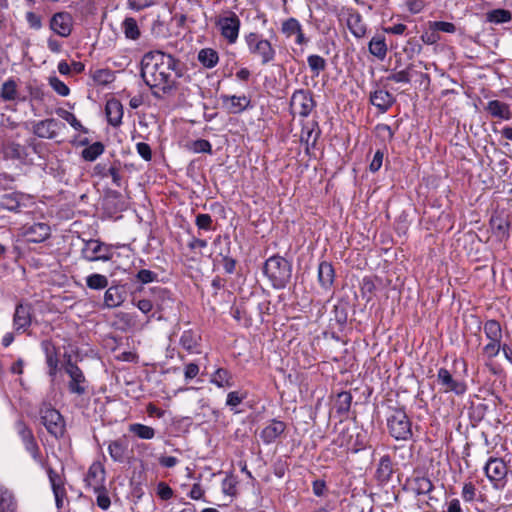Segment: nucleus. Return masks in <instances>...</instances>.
<instances>
[{"label": "nucleus", "mask_w": 512, "mask_h": 512, "mask_svg": "<svg viewBox=\"0 0 512 512\" xmlns=\"http://www.w3.org/2000/svg\"><path fill=\"white\" fill-rule=\"evenodd\" d=\"M65 128L66 126L64 123L57 119L49 118L35 123L33 126V133L40 138L54 139Z\"/></svg>", "instance_id": "13"}, {"label": "nucleus", "mask_w": 512, "mask_h": 512, "mask_svg": "<svg viewBox=\"0 0 512 512\" xmlns=\"http://www.w3.org/2000/svg\"><path fill=\"white\" fill-rule=\"evenodd\" d=\"M352 395L350 392L343 391L337 394L334 407L338 414H346L351 407Z\"/></svg>", "instance_id": "41"}, {"label": "nucleus", "mask_w": 512, "mask_h": 512, "mask_svg": "<svg viewBox=\"0 0 512 512\" xmlns=\"http://www.w3.org/2000/svg\"><path fill=\"white\" fill-rule=\"evenodd\" d=\"M56 113L59 117L68 122L75 130L87 133V129L81 124V122L72 112H69L65 109H58Z\"/></svg>", "instance_id": "48"}, {"label": "nucleus", "mask_w": 512, "mask_h": 512, "mask_svg": "<svg viewBox=\"0 0 512 512\" xmlns=\"http://www.w3.org/2000/svg\"><path fill=\"white\" fill-rule=\"evenodd\" d=\"M93 80L100 85H107L114 80V73L109 69H98L92 75Z\"/></svg>", "instance_id": "53"}, {"label": "nucleus", "mask_w": 512, "mask_h": 512, "mask_svg": "<svg viewBox=\"0 0 512 512\" xmlns=\"http://www.w3.org/2000/svg\"><path fill=\"white\" fill-rule=\"evenodd\" d=\"M285 430L286 424L283 421L274 419L262 429L260 438L265 444H271L275 442Z\"/></svg>", "instance_id": "21"}, {"label": "nucleus", "mask_w": 512, "mask_h": 512, "mask_svg": "<svg viewBox=\"0 0 512 512\" xmlns=\"http://www.w3.org/2000/svg\"><path fill=\"white\" fill-rule=\"evenodd\" d=\"M4 155L10 159H22L25 155V148L18 143H9L4 147Z\"/></svg>", "instance_id": "50"}, {"label": "nucleus", "mask_w": 512, "mask_h": 512, "mask_svg": "<svg viewBox=\"0 0 512 512\" xmlns=\"http://www.w3.org/2000/svg\"><path fill=\"white\" fill-rule=\"evenodd\" d=\"M212 217L209 214H198L196 216V226L199 229L209 231L212 229Z\"/></svg>", "instance_id": "61"}, {"label": "nucleus", "mask_w": 512, "mask_h": 512, "mask_svg": "<svg viewBox=\"0 0 512 512\" xmlns=\"http://www.w3.org/2000/svg\"><path fill=\"white\" fill-rule=\"evenodd\" d=\"M461 497L466 503L476 504L483 502L484 495L481 494L472 482L464 483L461 490Z\"/></svg>", "instance_id": "36"}, {"label": "nucleus", "mask_w": 512, "mask_h": 512, "mask_svg": "<svg viewBox=\"0 0 512 512\" xmlns=\"http://www.w3.org/2000/svg\"><path fill=\"white\" fill-rule=\"evenodd\" d=\"M156 494L162 500H169L173 497V490L167 483L159 482L156 487Z\"/></svg>", "instance_id": "59"}, {"label": "nucleus", "mask_w": 512, "mask_h": 512, "mask_svg": "<svg viewBox=\"0 0 512 512\" xmlns=\"http://www.w3.org/2000/svg\"><path fill=\"white\" fill-rule=\"evenodd\" d=\"M157 277H158V275L155 272H153L151 270H147V269H141L136 274V279L139 282H141L142 284H148V283L154 282L157 280Z\"/></svg>", "instance_id": "60"}, {"label": "nucleus", "mask_w": 512, "mask_h": 512, "mask_svg": "<svg viewBox=\"0 0 512 512\" xmlns=\"http://www.w3.org/2000/svg\"><path fill=\"white\" fill-rule=\"evenodd\" d=\"M215 26L229 45L238 41L241 20L235 12L227 10L221 13L215 20Z\"/></svg>", "instance_id": "6"}, {"label": "nucleus", "mask_w": 512, "mask_h": 512, "mask_svg": "<svg viewBox=\"0 0 512 512\" xmlns=\"http://www.w3.org/2000/svg\"><path fill=\"white\" fill-rule=\"evenodd\" d=\"M263 272L273 288L284 289L291 279L292 265L281 256H271L266 260Z\"/></svg>", "instance_id": "2"}, {"label": "nucleus", "mask_w": 512, "mask_h": 512, "mask_svg": "<svg viewBox=\"0 0 512 512\" xmlns=\"http://www.w3.org/2000/svg\"><path fill=\"white\" fill-rule=\"evenodd\" d=\"M108 453L113 461L122 463L125 461L128 452V443L123 439L109 442Z\"/></svg>", "instance_id": "28"}, {"label": "nucleus", "mask_w": 512, "mask_h": 512, "mask_svg": "<svg viewBox=\"0 0 512 512\" xmlns=\"http://www.w3.org/2000/svg\"><path fill=\"white\" fill-rule=\"evenodd\" d=\"M42 348L45 352L46 363L49 368V375L55 377L58 370V355L55 347L48 341L42 343Z\"/></svg>", "instance_id": "31"}, {"label": "nucleus", "mask_w": 512, "mask_h": 512, "mask_svg": "<svg viewBox=\"0 0 512 512\" xmlns=\"http://www.w3.org/2000/svg\"><path fill=\"white\" fill-rule=\"evenodd\" d=\"M487 21L494 24L507 23L512 19V14L506 9H494L486 14Z\"/></svg>", "instance_id": "43"}, {"label": "nucleus", "mask_w": 512, "mask_h": 512, "mask_svg": "<svg viewBox=\"0 0 512 512\" xmlns=\"http://www.w3.org/2000/svg\"><path fill=\"white\" fill-rule=\"evenodd\" d=\"M86 285L90 289L102 290L108 286V279L106 276L98 273H93L86 278Z\"/></svg>", "instance_id": "47"}, {"label": "nucleus", "mask_w": 512, "mask_h": 512, "mask_svg": "<svg viewBox=\"0 0 512 512\" xmlns=\"http://www.w3.org/2000/svg\"><path fill=\"white\" fill-rule=\"evenodd\" d=\"M17 502L12 491L0 483V512H16Z\"/></svg>", "instance_id": "30"}, {"label": "nucleus", "mask_w": 512, "mask_h": 512, "mask_svg": "<svg viewBox=\"0 0 512 512\" xmlns=\"http://www.w3.org/2000/svg\"><path fill=\"white\" fill-rule=\"evenodd\" d=\"M223 108L230 114H240L248 109L251 105V100L246 95H220Z\"/></svg>", "instance_id": "15"}, {"label": "nucleus", "mask_w": 512, "mask_h": 512, "mask_svg": "<svg viewBox=\"0 0 512 512\" xmlns=\"http://www.w3.org/2000/svg\"><path fill=\"white\" fill-rule=\"evenodd\" d=\"M281 32L286 38L296 36L295 43L298 45H304L308 42L303 33L302 25L296 18L291 17L283 21Z\"/></svg>", "instance_id": "19"}, {"label": "nucleus", "mask_w": 512, "mask_h": 512, "mask_svg": "<svg viewBox=\"0 0 512 512\" xmlns=\"http://www.w3.org/2000/svg\"><path fill=\"white\" fill-rule=\"evenodd\" d=\"M180 344L185 350L193 353L198 345V341L191 331H184L180 337Z\"/></svg>", "instance_id": "51"}, {"label": "nucleus", "mask_w": 512, "mask_h": 512, "mask_svg": "<svg viewBox=\"0 0 512 512\" xmlns=\"http://www.w3.org/2000/svg\"><path fill=\"white\" fill-rule=\"evenodd\" d=\"M49 85L57 94H59L62 97H66L70 94L69 87L56 76H52L49 78Z\"/></svg>", "instance_id": "55"}, {"label": "nucleus", "mask_w": 512, "mask_h": 512, "mask_svg": "<svg viewBox=\"0 0 512 512\" xmlns=\"http://www.w3.org/2000/svg\"><path fill=\"white\" fill-rule=\"evenodd\" d=\"M314 127H317L316 123H313L311 127H303L301 132L300 141L306 144L307 149L309 146L314 147L319 137V131H315Z\"/></svg>", "instance_id": "45"}, {"label": "nucleus", "mask_w": 512, "mask_h": 512, "mask_svg": "<svg viewBox=\"0 0 512 512\" xmlns=\"http://www.w3.org/2000/svg\"><path fill=\"white\" fill-rule=\"evenodd\" d=\"M34 204L33 197L29 194L14 191L0 196V207L4 210L19 213L22 208L31 207Z\"/></svg>", "instance_id": "10"}, {"label": "nucleus", "mask_w": 512, "mask_h": 512, "mask_svg": "<svg viewBox=\"0 0 512 512\" xmlns=\"http://www.w3.org/2000/svg\"><path fill=\"white\" fill-rule=\"evenodd\" d=\"M347 26L351 34L356 38H362L366 34V25L362 16L357 13H350L347 17Z\"/></svg>", "instance_id": "29"}, {"label": "nucleus", "mask_w": 512, "mask_h": 512, "mask_svg": "<svg viewBox=\"0 0 512 512\" xmlns=\"http://www.w3.org/2000/svg\"><path fill=\"white\" fill-rule=\"evenodd\" d=\"M244 41L249 54L258 59L262 65H267L275 60L276 48L262 34L249 32L244 35Z\"/></svg>", "instance_id": "3"}, {"label": "nucleus", "mask_w": 512, "mask_h": 512, "mask_svg": "<svg viewBox=\"0 0 512 512\" xmlns=\"http://www.w3.org/2000/svg\"><path fill=\"white\" fill-rule=\"evenodd\" d=\"M63 369L69 377V392L79 396L84 395L88 388V381L82 370L72 362L71 357L65 362Z\"/></svg>", "instance_id": "9"}, {"label": "nucleus", "mask_w": 512, "mask_h": 512, "mask_svg": "<svg viewBox=\"0 0 512 512\" xmlns=\"http://www.w3.org/2000/svg\"><path fill=\"white\" fill-rule=\"evenodd\" d=\"M193 150L196 153H211L212 145L208 140L199 139L193 143Z\"/></svg>", "instance_id": "63"}, {"label": "nucleus", "mask_w": 512, "mask_h": 512, "mask_svg": "<svg viewBox=\"0 0 512 512\" xmlns=\"http://www.w3.org/2000/svg\"><path fill=\"white\" fill-rule=\"evenodd\" d=\"M389 434L397 441L412 438V422L403 408H391L387 417Z\"/></svg>", "instance_id": "4"}, {"label": "nucleus", "mask_w": 512, "mask_h": 512, "mask_svg": "<svg viewBox=\"0 0 512 512\" xmlns=\"http://www.w3.org/2000/svg\"><path fill=\"white\" fill-rule=\"evenodd\" d=\"M31 324L30 308L18 305L14 314V326L17 330H26Z\"/></svg>", "instance_id": "32"}, {"label": "nucleus", "mask_w": 512, "mask_h": 512, "mask_svg": "<svg viewBox=\"0 0 512 512\" xmlns=\"http://www.w3.org/2000/svg\"><path fill=\"white\" fill-rule=\"evenodd\" d=\"M152 291L157 298L156 305L160 310H164L169 307L170 303L172 302V298L170 292L167 289L155 287L152 289Z\"/></svg>", "instance_id": "46"}, {"label": "nucleus", "mask_w": 512, "mask_h": 512, "mask_svg": "<svg viewBox=\"0 0 512 512\" xmlns=\"http://www.w3.org/2000/svg\"><path fill=\"white\" fill-rule=\"evenodd\" d=\"M318 281L325 289L330 288L334 281V269L328 262H321L318 266Z\"/></svg>", "instance_id": "35"}, {"label": "nucleus", "mask_w": 512, "mask_h": 512, "mask_svg": "<svg viewBox=\"0 0 512 512\" xmlns=\"http://www.w3.org/2000/svg\"><path fill=\"white\" fill-rule=\"evenodd\" d=\"M210 383L221 389H229L234 386L232 373L225 368H217L210 375Z\"/></svg>", "instance_id": "25"}, {"label": "nucleus", "mask_w": 512, "mask_h": 512, "mask_svg": "<svg viewBox=\"0 0 512 512\" xmlns=\"http://www.w3.org/2000/svg\"><path fill=\"white\" fill-rule=\"evenodd\" d=\"M485 110L493 117L501 120H510L512 118V112L510 110V105L499 101V100H491L487 103Z\"/></svg>", "instance_id": "24"}, {"label": "nucleus", "mask_w": 512, "mask_h": 512, "mask_svg": "<svg viewBox=\"0 0 512 512\" xmlns=\"http://www.w3.org/2000/svg\"><path fill=\"white\" fill-rule=\"evenodd\" d=\"M428 26L430 29L436 30L437 32L454 33L456 31L455 25L451 22L430 21Z\"/></svg>", "instance_id": "58"}, {"label": "nucleus", "mask_w": 512, "mask_h": 512, "mask_svg": "<svg viewBox=\"0 0 512 512\" xmlns=\"http://www.w3.org/2000/svg\"><path fill=\"white\" fill-rule=\"evenodd\" d=\"M370 102L380 112H386L395 102V97L385 90H376L370 95Z\"/></svg>", "instance_id": "23"}, {"label": "nucleus", "mask_w": 512, "mask_h": 512, "mask_svg": "<svg viewBox=\"0 0 512 512\" xmlns=\"http://www.w3.org/2000/svg\"><path fill=\"white\" fill-rule=\"evenodd\" d=\"M105 113L108 123L114 127L122 123L123 105L117 99H110L106 102Z\"/></svg>", "instance_id": "22"}, {"label": "nucleus", "mask_w": 512, "mask_h": 512, "mask_svg": "<svg viewBox=\"0 0 512 512\" xmlns=\"http://www.w3.org/2000/svg\"><path fill=\"white\" fill-rule=\"evenodd\" d=\"M15 428L23 444L35 438L32 433V430L23 421H17L15 424Z\"/></svg>", "instance_id": "57"}, {"label": "nucleus", "mask_w": 512, "mask_h": 512, "mask_svg": "<svg viewBox=\"0 0 512 512\" xmlns=\"http://www.w3.org/2000/svg\"><path fill=\"white\" fill-rule=\"evenodd\" d=\"M93 492L96 493V495H97V497H96L97 506L99 508H101L102 510H108L111 505V501H110V497L108 495L107 489L105 487H103V488H100L99 490H93Z\"/></svg>", "instance_id": "56"}, {"label": "nucleus", "mask_w": 512, "mask_h": 512, "mask_svg": "<svg viewBox=\"0 0 512 512\" xmlns=\"http://www.w3.org/2000/svg\"><path fill=\"white\" fill-rule=\"evenodd\" d=\"M113 245L101 242L98 239L83 240L81 257L88 262L110 261L113 258Z\"/></svg>", "instance_id": "7"}, {"label": "nucleus", "mask_w": 512, "mask_h": 512, "mask_svg": "<svg viewBox=\"0 0 512 512\" xmlns=\"http://www.w3.org/2000/svg\"><path fill=\"white\" fill-rule=\"evenodd\" d=\"M308 66L315 76H318L320 72L326 68V60L316 54L309 55L307 58Z\"/></svg>", "instance_id": "49"}, {"label": "nucleus", "mask_w": 512, "mask_h": 512, "mask_svg": "<svg viewBox=\"0 0 512 512\" xmlns=\"http://www.w3.org/2000/svg\"><path fill=\"white\" fill-rule=\"evenodd\" d=\"M484 472L494 486L504 481L508 473V467L501 458L491 457L484 466Z\"/></svg>", "instance_id": "12"}, {"label": "nucleus", "mask_w": 512, "mask_h": 512, "mask_svg": "<svg viewBox=\"0 0 512 512\" xmlns=\"http://www.w3.org/2000/svg\"><path fill=\"white\" fill-rule=\"evenodd\" d=\"M198 61L205 68H214L219 62L218 52L212 48H204L198 52Z\"/></svg>", "instance_id": "37"}, {"label": "nucleus", "mask_w": 512, "mask_h": 512, "mask_svg": "<svg viewBox=\"0 0 512 512\" xmlns=\"http://www.w3.org/2000/svg\"><path fill=\"white\" fill-rule=\"evenodd\" d=\"M18 92H17V84L15 80L8 79L6 80L1 87L0 90V97L4 101H14L17 99Z\"/></svg>", "instance_id": "42"}, {"label": "nucleus", "mask_w": 512, "mask_h": 512, "mask_svg": "<svg viewBox=\"0 0 512 512\" xmlns=\"http://www.w3.org/2000/svg\"><path fill=\"white\" fill-rule=\"evenodd\" d=\"M245 399V395L238 391L229 392L226 399V405L233 408L242 403Z\"/></svg>", "instance_id": "62"}, {"label": "nucleus", "mask_w": 512, "mask_h": 512, "mask_svg": "<svg viewBox=\"0 0 512 512\" xmlns=\"http://www.w3.org/2000/svg\"><path fill=\"white\" fill-rule=\"evenodd\" d=\"M128 430L134 436L143 440H151L155 437L156 431L154 428L141 424V423H132L129 425Z\"/></svg>", "instance_id": "39"}, {"label": "nucleus", "mask_w": 512, "mask_h": 512, "mask_svg": "<svg viewBox=\"0 0 512 512\" xmlns=\"http://www.w3.org/2000/svg\"><path fill=\"white\" fill-rule=\"evenodd\" d=\"M24 447L36 463L40 464L41 466L44 465V461H43V458H42V455L40 452V448H39L35 438L26 442L24 444Z\"/></svg>", "instance_id": "54"}, {"label": "nucleus", "mask_w": 512, "mask_h": 512, "mask_svg": "<svg viewBox=\"0 0 512 512\" xmlns=\"http://www.w3.org/2000/svg\"><path fill=\"white\" fill-rule=\"evenodd\" d=\"M368 50L377 59L384 60L388 52L385 36L381 34L374 35L368 43Z\"/></svg>", "instance_id": "27"}, {"label": "nucleus", "mask_w": 512, "mask_h": 512, "mask_svg": "<svg viewBox=\"0 0 512 512\" xmlns=\"http://www.w3.org/2000/svg\"><path fill=\"white\" fill-rule=\"evenodd\" d=\"M141 76L150 88H158L167 93L176 87L182 76L179 61L161 50L149 51L141 60Z\"/></svg>", "instance_id": "1"}, {"label": "nucleus", "mask_w": 512, "mask_h": 512, "mask_svg": "<svg viewBox=\"0 0 512 512\" xmlns=\"http://www.w3.org/2000/svg\"><path fill=\"white\" fill-rule=\"evenodd\" d=\"M483 333L488 342L483 346L482 353L487 360L492 361L500 353V344L503 338L502 327L497 320L490 319L484 322Z\"/></svg>", "instance_id": "5"}, {"label": "nucleus", "mask_w": 512, "mask_h": 512, "mask_svg": "<svg viewBox=\"0 0 512 512\" xmlns=\"http://www.w3.org/2000/svg\"><path fill=\"white\" fill-rule=\"evenodd\" d=\"M237 484L238 481L235 476L227 475L221 483V489L223 494L230 497L235 496L237 493Z\"/></svg>", "instance_id": "52"}, {"label": "nucleus", "mask_w": 512, "mask_h": 512, "mask_svg": "<svg viewBox=\"0 0 512 512\" xmlns=\"http://www.w3.org/2000/svg\"><path fill=\"white\" fill-rule=\"evenodd\" d=\"M358 438V433L354 438V434L350 428H343L334 439V443L339 447L346 448L347 450L358 451L363 446V443L360 442Z\"/></svg>", "instance_id": "20"}, {"label": "nucleus", "mask_w": 512, "mask_h": 512, "mask_svg": "<svg viewBox=\"0 0 512 512\" xmlns=\"http://www.w3.org/2000/svg\"><path fill=\"white\" fill-rule=\"evenodd\" d=\"M22 235L27 241L41 243L48 239L51 234L50 226L47 223L39 222L22 228Z\"/></svg>", "instance_id": "18"}, {"label": "nucleus", "mask_w": 512, "mask_h": 512, "mask_svg": "<svg viewBox=\"0 0 512 512\" xmlns=\"http://www.w3.org/2000/svg\"><path fill=\"white\" fill-rule=\"evenodd\" d=\"M105 147L101 142H94L85 149H83L81 155L86 161H95L100 155L104 153Z\"/></svg>", "instance_id": "44"}, {"label": "nucleus", "mask_w": 512, "mask_h": 512, "mask_svg": "<svg viewBox=\"0 0 512 512\" xmlns=\"http://www.w3.org/2000/svg\"><path fill=\"white\" fill-rule=\"evenodd\" d=\"M106 472L103 464L99 461L93 462L85 476L86 486L92 490H99L105 487Z\"/></svg>", "instance_id": "16"}, {"label": "nucleus", "mask_w": 512, "mask_h": 512, "mask_svg": "<svg viewBox=\"0 0 512 512\" xmlns=\"http://www.w3.org/2000/svg\"><path fill=\"white\" fill-rule=\"evenodd\" d=\"M405 6L410 13L418 14L425 8V2L423 0H407Z\"/></svg>", "instance_id": "64"}, {"label": "nucleus", "mask_w": 512, "mask_h": 512, "mask_svg": "<svg viewBox=\"0 0 512 512\" xmlns=\"http://www.w3.org/2000/svg\"><path fill=\"white\" fill-rule=\"evenodd\" d=\"M437 380L444 387L445 392H453L456 395H463L467 390L466 383L453 378L446 368H440L438 370Z\"/></svg>", "instance_id": "14"}, {"label": "nucleus", "mask_w": 512, "mask_h": 512, "mask_svg": "<svg viewBox=\"0 0 512 512\" xmlns=\"http://www.w3.org/2000/svg\"><path fill=\"white\" fill-rule=\"evenodd\" d=\"M41 423L47 432L55 438H60L65 433V421L58 410L50 404H43L39 411Z\"/></svg>", "instance_id": "8"}, {"label": "nucleus", "mask_w": 512, "mask_h": 512, "mask_svg": "<svg viewBox=\"0 0 512 512\" xmlns=\"http://www.w3.org/2000/svg\"><path fill=\"white\" fill-rule=\"evenodd\" d=\"M48 477L55 497L56 506L58 509H61L63 506V499L66 495L64 485L60 476L51 468L48 469Z\"/></svg>", "instance_id": "26"}, {"label": "nucleus", "mask_w": 512, "mask_h": 512, "mask_svg": "<svg viewBox=\"0 0 512 512\" xmlns=\"http://www.w3.org/2000/svg\"><path fill=\"white\" fill-rule=\"evenodd\" d=\"M50 28L61 37H68L73 28V18L68 12H58L50 20Z\"/></svg>", "instance_id": "17"}, {"label": "nucleus", "mask_w": 512, "mask_h": 512, "mask_svg": "<svg viewBox=\"0 0 512 512\" xmlns=\"http://www.w3.org/2000/svg\"><path fill=\"white\" fill-rule=\"evenodd\" d=\"M122 30L127 39L138 40L141 32L137 21L132 17H127L122 22Z\"/></svg>", "instance_id": "40"}, {"label": "nucleus", "mask_w": 512, "mask_h": 512, "mask_svg": "<svg viewBox=\"0 0 512 512\" xmlns=\"http://www.w3.org/2000/svg\"><path fill=\"white\" fill-rule=\"evenodd\" d=\"M393 474V464L389 455H384L380 458L376 477L380 482H388L391 475Z\"/></svg>", "instance_id": "34"}, {"label": "nucleus", "mask_w": 512, "mask_h": 512, "mask_svg": "<svg viewBox=\"0 0 512 512\" xmlns=\"http://www.w3.org/2000/svg\"><path fill=\"white\" fill-rule=\"evenodd\" d=\"M124 301L123 293L118 287H109L104 294V305L107 308L120 306Z\"/></svg>", "instance_id": "38"}, {"label": "nucleus", "mask_w": 512, "mask_h": 512, "mask_svg": "<svg viewBox=\"0 0 512 512\" xmlns=\"http://www.w3.org/2000/svg\"><path fill=\"white\" fill-rule=\"evenodd\" d=\"M315 101L309 90H296L290 100V108L293 114L300 117H308L315 108Z\"/></svg>", "instance_id": "11"}, {"label": "nucleus", "mask_w": 512, "mask_h": 512, "mask_svg": "<svg viewBox=\"0 0 512 512\" xmlns=\"http://www.w3.org/2000/svg\"><path fill=\"white\" fill-rule=\"evenodd\" d=\"M410 488L416 495H426L434 489V485L428 477L416 476L410 481Z\"/></svg>", "instance_id": "33"}]
</instances>
